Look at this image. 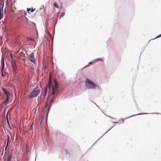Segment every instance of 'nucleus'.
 Instances as JSON below:
<instances>
[{
  "label": "nucleus",
  "instance_id": "21",
  "mask_svg": "<svg viewBox=\"0 0 161 161\" xmlns=\"http://www.w3.org/2000/svg\"><path fill=\"white\" fill-rule=\"evenodd\" d=\"M47 93V89H46V91L45 92V95H44L45 96L46 95Z\"/></svg>",
  "mask_w": 161,
  "mask_h": 161
},
{
  "label": "nucleus",
  "instance_id": "20",
  "mask_svg": "<svg viewBox=\"0 0 161 161\" xmlns=\"http://www.w3.org/2000/svg\"><path fill=\"white\" fill-rule=\"evenodd\" d=\"M160 37H161V34L157 36L156 37V38Z\"/></svg>",
  "mask_w": 161,
  "mask_h": 161
},
{
  "label": "nucleus",
  "instance_id": "11",
  "mask_svg": "<svg viewBox=\"0 0 161 161\" xmlns=\"http://www.w3.org/2000/svg\"><path fill=\"white\" fill-rule=\"evenodd\" d=\"M12 159V157L11 155H9L7 158L6 161H11Z\"/></svg>",
  "mask_w": 161,
  "mask_h": 161
},
{
  "label": "nucleus",
  "instance_id": "22",
  "mask_svg": "<svg viewBox=\"0 0 161 161\" xmlns=\"http://www.w3.org/2000/svg\"><path fill=\"white\" fill-rule=\"evenodd\" d=\"M1 13H0V20L1 19Z\"/></svg>",
  "mask_w": 161,
  "mask_h": 161
},
{
  "label": "nucleus",
  "instance_id": "14",
  "mask_svg": "<svg viewBox=\"0 0 161 161\" xmlns=\"http://www.w3.org/2000/svg\"><path fill=\"white\" fill-rule=\"evenodd\" d=\"M35 10V8H34V9H33L32 8L31 9V8H27V11H28V12L29 13V12L31 10V12H33Z\"/></svg>",
  "mask_w": 161,
  "mask_h": 161
},
{
  "label": "nucleus",
  "instance_id": "3",
  "mask_svg": "<svg viewBox=\"0 0 161 161\" xmlns=\"http://www.w3.org/2000/svg\"><path fill=\"white\" fill-rule=\"evenodd\" d=\"M53 99H51L50 100V104H48L47 102H46L45 103V107L44 108V110L46 111V112H48L50 110V109L51 107V104L53 102Z\"/></svg>",
  "mask_w": 161,
  "mask_h": 161
},
{
  "label": "nucleus",
  "instance_id": "19",
  "mask_svg": "<svg viewBox=\"0 0 161 161\" xmlns=\"http://www.w3.org/2000/svg\"><path fill=\"white\" fill-rule=\"evenodd\" d=\"M93 64V62H90L89 63V65H87L86 66V67H87V66H88L89 65H90L91 64Z\"/></svg>",
  "mask_w": 161,
  "mask_h": 161
},
{
  "label": "nucleus",
  "instance_id": "16",
  "mask_svg": "<svg viewBox=\"0 0 161 161\" xmlns=\"http://www.w3.org/2000/svg\"><path fill=\"white\" fill-rule=\"evenodd\" d=\"M65 15V13L64 12H62L61 13L60 17L59 18V19L61 17H62L63 16H64Z\"/></svg>",
  "mask_w": 161,
  "mask_h": 161
},
{
  "label": "nucleus",
  "instance_id": "13",
  "mask_svg": "<svg viewBox=\"0 0 161 161\" xmlns=\"http://www.w3.org/2000/svg\"><path fill=\"white\" fill-rule=\"evenodd\" d=\"M54 5L56 8H59V6L58 5L56 2H54Z\"/></svg>",
  "mask_w": 161,
  "mask_h": 161
},
{
  "label": "nucleus",
  "instance_id": "17",
  "mask_svg": "<svg viewBox=\"0 0 161 161\" xmlns=\"http://www.w3.org/2000/svg\"><path fill=\"white\" fill-rule=\"evenodd\" d=\"M27 40H31V41H33L34 40V39L33 38H30V37H27Z\"/></svg>",
  "mask_w": 161,
  "mask_h": 161
},
{
  "label": "nucleus",
  "instance_id": "24",
  "mask_svg": "<svg viewBox=\"0 0 161 161\" xmlns=\"http://www.w3.org/2000/svg\"><path fill=\"white\" fill-rule=\"evenodd\" d=\"M99 60H100L99 59H97V61H98Z\"/></svg>",
  "mask_w": 161,
  "mask_h": 161
},
{
  "label": "nucleus",
  "instance_id": "9",
  "mask_svg": "<svg viewBox=\"0 0 161 161\" xmlns=\"http://www.w3.org/2000/svg\"><path fill=\"white\" fill-rule=\"evenodd\" d=\"M2 89L3 92L6 96L11 95L10 92L8 91L7 89L4 88L3 87H2Z\"/></svg>",
  "mask_w": 161,
  "mask_h": 161
},
{
  "label": "nucleus",
  "instance_id": "18",
  "mask_svg": "<svg viewBox=\"0 0 161 161\" xmlns=\"http://www.w3.org/2000/svg\"><path fill=\"white\" fill-rule=\"evenodd\" d=\"M6 117H7V122L8 123H9V121H8V114H7Z\"/></svg>",
  "mask_w": 161,
  "mask_h": 161
},
{
  "label": "nucleus",
  "instance_id": "5",
  "mask_svg": "<svg viewBox=\"0 0 161 161\" xmlns=\"http://www.w3.org/2000/svg\"><path fill=\"white\" fill-rule=\"evenodd\" d=\"M54 85L53 86V91L52 94L54 95L55 92L56 91L58 88V83L56 80H54Z\"/></svg>",
  "mask_w": 161,
  "mask_h": 161
},
{
  "label": "nucleus",
  "instance_id": "4",
  "mask_svg": "<svg viewBox=\"0 0 161 161\" xmlns=\"http://www.w3.org/2000/svg\"><path fill=\"white\" fill-rule=\"evenodd\" d=\"M12 96V95H11L6 96V98L4 100V103L6 105L11 102L12 100L11 99V97Z\"/></svg>",
  "mask_w": 161,
  "mask_h": 161
},
{
  "label": "nucleus",
  "instance_id": "12",
  "mask_svg": "<svg viewBox=\"0 0 161 161\" xmlns=\"http://www.w3.org/2000/svg\"><path fill=\"white\" fill-rule=\"evenodd\" d=\"M4 65H3V66H2V75L3 76V77H4L5 76V74H3V68H4Z\"/></svg>",
  "mask_w": 161,
  "mask_h": 161
},
{
  "label": "nucleus",
  "instance_id": "25",
  "mask_svg": "<svg viewBox=\"0 0 161 161\" xmlns=\"http://www.w3.org/2000/svg\"><path fill=\"white\" fill-rule=\"evenodd\" d=\"M0 13H1V9L0 8Z\"/></svg>",
  "mask_w": 161,
  "mask_h": 161
},
{
  "label": "nucleus",
  "instance_id": "1",
  "mask_svg": "<svg viewBox=\"0 0 161 161\" xmlns=\"http://www.w3.org/2000/svg\"><path fill=\"white\" fill-rule=\"evenodd\" d=\"M40 91L41 90L38 89V87H37L27 96V97L28 98L35 97L39 94Z\"/></svg>",
  "mask_w": 161,
  "mask_h": 161
},
{
  "label": "nucleus",
  "instance_id": "8",
  "mask_svg": "<svg viewBox=\"0 0 161 161\" xmlns=\"http://www.w3.org/2000/svg\"><path fill=\"white\" fill-rule=\"evenodd\" d=\"M2 89L3 92L6 96L11 95L10 92L8 91L7 89L4 88L3 87H2Z\"/></svg>",
  "mask_w": 161,
  "mask_h": 161
},
{
  "label": "nucleus",
  "instance_id": "10",
  "mask_svg": "<svg viewBox=\"0 0 161 161\" xmlns=\"http://www.w3.org/2000/svg\"><path fill=\"white\" fill-rule=\"evenodd\" d=\"M52 77L51 75H50V77L49 79V81L48 85H47V87L49 88H51V86L52 85Z\"/></svg>",
  "mask_w": 161,
  "mask_h": 161
},
{
  "label": "nucleus",
  "instance_id": "7",
  "mask_svg": "<svg viewBox=\"0 0 161 161\" xmlns=\"http://www.w3.org/2000/svg\"><path fill=\"white\" fill-rule=\"evenodd\" d=\"M2 89L3 92L6 96L11 95L10 92L8 91L7 89L4 88L3 87H2Z\"/></svg>",
  "mask_w": 161,
  "mask_h": 161
},
{
  "label": "nucleus",
  "instance_id": "26",
  "mask_svg": "<svg viewBox=\"0 0 161 161\" xmlns=\"http://www.w3.org/2000/svg\"><path fill=\"white\" fill-rule=\"evenodd\" d=\"M11 57H12V55L11 53Z\"/></svg>",
  "mask_w": 161,
  "mask_h": 161
},
{
  "label": "nucleus",
  "instance_id": "23",
  "mask_svg": "<svg viewBox=\"0 0 161 161\" xmlns=\"http://www.w3.org/2000/svg\"><path fill=\"white\" fill-rule=\"evenodd\" d=\"M7 146H8V144H7L6 147H5V150H6V149H7Z\"/></svg>",
  "mask_w": 161,
  "mask_h": 161
},
{
  "label": "nucleus",
  "instance_id": "6",
  "mask_svg": "<svg viewBox=\"0 0 161 161\" xmlns=\"http://www.w3.org/2000/svg\"><path fill=\"white\" fill-rule=\"evenodd\" d=\"M29 60L31 62L35 64L36 62V59L34 57V53H32L29 55Z\"/></svg>",
  "mask_w": 161,
  "mask_h": 161
},
{
  "label": "nucleus",
  "instance_id": "2",
  "mask_svg": "<svg viewBox=\"0 0 161 161\" xmlns=\"http://www.w3.org/2000/svg\"><path fill=\"white\" fill-rule=\"evenodd\" d=\"M85 85L86 87L88 89L95 88L96 87V85L94 83L88 79H86Z\"/></svg>",
  "mask_w": 161,
  "mask_h": 161
},
{
  "label": "nucleus",
  "instance_id": "15",
  "mask_svg": "<svg viewBox=\"0 0 161 161\" xmlns=\"http://www.w3.org/2000/svg\"><path fill=\"white\" fill-rule=\"evenodd\" d=\"M12 66L14 69H16V66H15V64L14 62L12 63Z\"/></svg>",
  "mask_w": 161,
  "mask_h": 161
}]
</instances>
